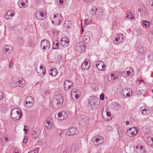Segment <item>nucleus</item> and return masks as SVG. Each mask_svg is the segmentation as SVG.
Wrapping results in <instances>:
<instances>
[{
	"instance_id": "17",
	"label": "nucleus",
	"mask_w": 153,
	"mask_h": 153,
	"mask_svg": "<svg viewBox=\"0 0 153 153\" xmlns=\"http://www.w3.org/2000/svg\"><path fill=\"white\" fill-rule=\"evenodd\" d=\"M89 60L86 59L82 63L81 66V68L84 70H88L90 67V65L88 64V62Z\"/></svg>"
},
{
	"instance_id": "5",
	"label": "nucleus",
	"mask_w": 153,
	"mask_h": 153,
	"mask_svg": "<svg viewBox=\"0 0 153 153\" xmlns=\"http://www.w3.org/2000/svg\"><path fill=\"white\" fill-rule=\"evenodd\" d=\"M12 85L13 87L18 86L22 88L25 85V81L22 80L17 79L13 82Z\"/></svg>"
},
{
	"instance_id": "16",
	"label": "nucleus",
	"mask_w": 153,
	"mask_h": 153,
	"mask_svg": "<svg viewBox=\"0 0 153 153\" xmlns=\"http://www.w3.org/2000/svg\"><path fill=\"white\" fill-rule=\"evenodd\" d=\"M123 39V35L120 33L117 35L114 42L116 44H118L121 42Z\"/></svg>"
},
{
	"instance_id": "32",
	"label": "nucleus",
	"mask_w": 153,
	"mask_h": 153,
	"mask_svg": "<svg viewBox=\"0 0 153 153\" xmlns=\"http://www.w3.org/2000/svg\"><path fill=\"white\" fill-rule=\"evenodd\" d=\"M126 18H128L130 20H131L133 19L134 16L133 14L131 13L126 14Z\"/></svg>"
},
{
	"instance_id": "23",
	"label": "nucleus",
	"mask_w": 153,
	"mask_h": 153,
	"mask_svg": "<svg viewBox=\"0 0 153 153\" xmlns=\"http://www.w3.org/2000/svg\"><path fill=\"white\" fill-rule=\"evenodd\" d=\"M137 149V151L139 153H144L145 152L143 149V146L140 145H137L136 147Z\"/></svg>"
},
{
	"instance_id": "29",
	"label": "nucleus",
	"mask_w": 153,
	"mask_h": 153,
	"mask_svg": "<svg viewBox=\"0 0 153 153\" xmlns=\"http://www.w3.org/2000/svg\"><path fill=\"white\" fill-rule=\"evenodd\" d=\"M63 26L66 28H70V27L71 26V24L70 23L69 21H65L63 24Z\"/></svg>"
},
{
	"instance_id": "60",
	"label": "nucleus",
	"mask_w": 153,
	"mask_h": 153,
	"mask_svg": "<svg viewBox=\"0 0 153 153\" xmlns=\"http://www.w3.org/2000/svg\"><path fill=\"white\" fill-rule=\"evenodd\" d=\"M106 115L107 116L109 117L111 116V114L110 112L107 111L106 112Z\"/></svg>"
},
{
	"instance_id": "56",
	"label": "nucleus",
	"mask_w": 153,
	"mask_h": 153,
	"mask_svg": "<svg viewBox=\"0 0 153 153\" xmlns=\"http://www.w3.org/2000/svg\"><path fill=\"white\" fill-rule=\"evenodd\" d=\"M28 153H38V152L37 150H34L31 152H29Z\"/></svg>"
},
{
	"instance_id": "24",
	"label": "nucleus",
	"mask_w": 153,
	"mask_h": 153,
	"mask_svg": "<svg viewBox=\"0 0 153 153\" xmlns=\"http://www.w3.org/2000/svg\"><path fill=\"white\" fill-rule=\"evenodd\" d=\"M38 131L36 129L33 130L32 131V137L33 138L36 139L38 137L39 135Z\"/></svg>"
},
{
	"instance_id": "9",
	"label": "nucleus",
	"mask_w": 153,
	"mask_h": 153,
	"mask_svg": "<svg viewBox=\"0 0 153 153\" xmlns=\"http://www.w3.org/2000/svg\"><path fill=\"white\" fill-rule=\"evenodd\" d=\"M78 133V131L77 129L74 127H72L68 128V131L66 132V134L70 136L77 134Z\"/></svg>"
},
{
	"instance_id": "20",
	"label": "nucleus",
	"mask_w": 153,
	"mask_h": 153,
	"mask_svg": "<svg viewBox=\"0 0 153 153\" xmlns=\"http://www.w3.org/2000/svg\"><path fill=\"white\" fill-rule=\"evenodd\" d=\"M96 16L97 18L100 19L102 17V13L100 9L97 8L96 11Z\"/></svg>"
},
{
	"instance_id": "18",
	"label": "nucleus",
	"mask_w": 153,
	"mask_h": 153,
	"mask_svg": "<svg viewBox=\"0 0 153 153\" xmlns=\"http://www.w3.org/2000/svg\"><path fill=\"white\" fill-rule=\"evenodd\" d=\"M111 107L114 111H118L120 109V105L117 102H114L111 104Z\"/></svg>"
},
{
	"instance_id": "44",
	"label": "nucleus",
	"mask_w": 153,
	"mask_h": 153,
	"mask_svg": "<svg viewBox=\"0 0 153 153\" xmlns=\"http://www.w3.org/2000/svg\"><path fill=\"white\" fill-rule=\"evenodd\" d=\"M96 9H97V8H96L95 7H93L92 8L91 11V13L92 15H94V14L95 15L96 13Z\"/></svg>"
},
{
	"instance_id": "50",
	"label": "nucleus",
	"mask_w": 153,
	"mask_h": 153,
	"mask_svg": "<svg viewBox=\"0 0 153 153\" xmlns=\"http://www.w3.org/2000/svg\"><path fill=\"white\" fill-rule=\"evenodd\" d=\"M122 76L124 77H126L127 76L126 70H125L123 72L122 74Z\"/></svg>"
},
{
	"instance_id": "49",
	"label": "nucleus",
	"mask_w": 153,
	"mask_h": 153,
	"mask_svg": "<svg viewBox=\"0 0 153 153\" xmlns=\"http://www.w3.org/2000/svg\"><path fill=\"white\" fill-rule=\"evenodd\" d=\"M27 136H25L23 141V142L24 143H26L27 141Z\"/></svg>"
},
{
	"instance_id": "33",
	"label": "nucleus",
	"mask_w": 153,
	"mask_h": 153,
	"mask_svg": "<svg viewBox=\"0 0 153 153\" xmlns=\"http://www.w3.org/2000/svg\"><path fill=\"white\" fill-rule=\"evenodd\" d=\"M40 68L41 69H42V75H43V76H42L41 75L42 74H40V75H41L40 76L42 77V76H44L46 74V71L44 67H43V66L42 65H41L40 66Z\"/></svg>"
},
{
	"instance_id": "52",
	"label": "nucleus",
	"mask_w": 153,
	"mask_h": 153,
	"mask_svg": "<svg viewBox=\"0 0 153 153\" xmlns=\"http://www.w3.org/2000/svg\"><path fill=\"white\" fill-rule=\"evenodd\" d=\"M10 11H11V13H10V16L13 17L14 15V14L15 13V12L12 10H10Z\"/></svg>"
},
{
	"instance_id": "7",
	"label": "nucleus",
	"mask_w": 153,
	"mask_h": 153,
	"mask_svg": "<svg viewBox=\"0 0 153 153\" xmlns=\"http://www.w3.org/2000/svg\"><path fill=\"white\" fill-rule=\"evenodd\" d=\"M41 46H42V50L44 51L48 50L50 46L49 41L47 39H43L41 41Z\"/></svg>"
},
{
	"instance_id": "57",
	"label": "nucleus",
	"mask_w": 153,
	"mask_h": 153,
	"mask_svg": "<svg viewBox=\"0 0 153 153\" xmlns=\"http://www.w3.org/2000/svg\"><path fill=\"white\" fill-rule=\"evenodd\" d=\"M13 66V62H10L9 63V67L10 68H12Z\"/></svg>"
},
{
	"instance_id": "43",
	"label": "nucleus",
	"mask_w": 153,
	"mask_h": 153,
	"mask_svg": "<svg viewBox=\"0 0 153 153\" xmlns=\"http://www.w3.org/2000/svg\"><path fill=\"white\" fill-rule=\"evenodd\" d=\"M112 129V127L109 126H107L106 127V130L107 132L111 131Z\"/></svg>"
},
{
	"instance_id": "4",
	"label": "nucleus",
	"mask_w": 153,
	"mask_h": 153,
	"mask_svg": "<svg viewBox=\"0 0 153 153\" xmlns=\"http://www.w3.org/2000/svg\"><path fill=\"white\" fill-rule=\"evenodd\" d=\"M53 19V20L52 21V23L53 24L55 23L57 25H59L63 20L61 15L58 13L54 15Z\"/></svg>"
},
{
	"instance_id": "25",
	"label": "nucleus",
	"mask_w": 153,
	"mask_h": 153,
	"mask_svg": "<svg viewBox=\"0 0 153 153\" xmlns=\"http://www.w3.org/2000/svg\"><path fill=\"white\" fill-rule=\"evenodd\" d=\"M18 5L20 7H27V4L22 2V0H19L18 1Z\"/></svg>"
},
{
	"instance_id": "21",
	"label": "nucleus",
	"mask_w": 153,
	"mask_h": 153,
	"mask_svg": "<svg viewBox=\"0 0 153 153\" xmlns=\"http://www.w3.org/2000/svg\"><path fill=\"white\" fill-rule=\"evenodd\" d=\"M58 73V71L56 68L53 67L50 70L49 72L50 75L55 76Z\"/></svg>"
},
{
	"instance_id": "40",
	"label": "nucleus",
	"mask_w": 153,
	"mask_h": 153,
	"mask_svg": "<svg viewBox=\"0 0 153 153\" xmlns=\"http://www.w3.org/2000/svg\"><path fill=\"white\" fill-rule=\"evenodd\" d=\"M91 20H90L88 19H85L84 24V27H85L88 25V24L91 22Z\"/></svg>"
},
{
	"instance_id": "31",
	"label": "nucleus",
	"mask_w": 153,
	"mask_h": 153,
	"mask_svg": "<svg viewBox=\"0 0 153 153\" xmlns=\"http://www.w3.org/2000/svg\"><path fill=\"white\" fill-rule=\"evenodd\" d=\"M72 149L74 151H76L79 149V145L77 143H75L73 144L72 147Z\"/></svg>"
},
{
	"instance_id": "2",
	"label": "nucleus",
	"mask_w": 153,
	"mask_h": 153,
	"mask_svg": "<svg viewBox=\"0 0 153 153\" xmlns=\"http://www.w3.org/2000/svg\"><path fill=\"white\" fill-rule=\"evenodd\" d=\"M11 116L13 120L15 121L19 120L22 117V113L21 111L18 108L13 109L11 113Z\"/></svg>"
},
{
	"instance_id": "15",
	"label": "nucleus",
	"mask_w": 153,
	"mask_h": 153,
	"mask_svg": "<svg viewBox=\"0 0 153 153\" xmlns=\"http://www.w3.org/2000/svg\"><path fill=\"white\" fill-rule=\"evenodd\" d=\"M4 53V54L8 55L12 51V47L9 45H5L4 46L3 48Z\"/></svg>"
},
{
	"instance_id": "55",
	"label": "nucleus",
	"mask_w": 153,
	"mask_h": 153,
	"mask_svg": "<svg viewBox=\"0 0 153 153\" xmlns=\"http://www.w3.org/2000/svg\"><path fill=\"white\" fill-rule=\"evenodd\" d=\"M27 102L29 103H30V105H33L34 102H31L30 101H26L25 103H26V104H27Z\"/></svg>"
},
{
	"instance_id": "53",
	"label": "nucleus",
	"mask_w": 153,
	"mask_h": 153,
	"mask_svg": "<svg viewBox=\"0 0 153 153\" xmlns=\"http://www.w3.org/2000/svg\"><path fill=\"white\" fill-rule=\"evenodd\" d=\"M58 134L60 136H62L63 134V131L61 130L58 131Z\"/></svg>"
},
{
	"instance_id": "8",
	"label": "nucleus",
	"mask_w": 153,
	"mask_h": 153,
	"mask_svg": "<svg viewBox=\"0 0 153 153\" xmlns=\"http://www.w3.org/2000/svg\"><path fill=\"white\" fill-rule=\"evenodd\" d=\"M46 14L45 11H42L36 13L35 14V16L37 19L42 20L46 18Z\"/></svg>"
},
{
	"instance_id": "47",
	"label": "nucleus",
	"mask_w": 153,
	"mask_h": 153,
	"mask_svg": "<svg viewBox=\"0 0 153 153\" xmlns=\"http://www.w3.org/2000/svg\"><path fill=\"white\" fill-rule=\"evenodd\" d=\"M100 99L102 100H103L104 99V95L103 93H102L100 95Z\"/></svg>"
},
{
	"instance_id": "39",
	"label": "nucleus",
	"mask_w": 153,
	"mask_h": 153,
	"mask_svg": "<svg viewBox=\"0 0 153 153\" xmlns=\"http://www.w3.org/2000/svg\"><path fill=\"white\" fill-rule=\"evenodd\" d=\"M126 73L127 76H132L134 74V73L133 72H131L130 71L128 70V68L126 69Z\"/></svg>"
},
{
	"instance_id": "34",
	"label": "nucleus",
	"mask_w": 153,
	"mask_h": 153,
	"mask_svg": "<svg viewBox=\"0 0 153 153\" xmlns=\"http://www.w3.org/2000/svg\"><path fill=\"white\" fill-rule=\"evenodd\" d=\"M137 49L139 52L140 53H143L144 51V48L142 46H138Z\"/></svg>"
},
{
	"instance_id": "63",
	"label": "nucleus",
	"mask_w": 153,
	"mask_h": 153,
	"mask_svg": "<svg viewBox=\"0 0 153 153\" xmlns=\"http://www.w3.org/2000/svg\"><path fill=\"white\" fill-rule=\"evenodd\" d=\"M59 2L60 4H62L63 3V1L62 0H59Z\"/></svg>"
},
{
	"instance_id": "48",
	"label": "nucleus",
	"mask_w": 153,
	"mask_h": 153,
	"mask_svg": "<svg viewBox=\"0 0 153 153\" xmlns=\"http://www.w3.org/2000/svg\"><path fill=\"white\" fill-rule=\"evenodd\" d=\"M25 105L26 107L27 108H30L31 106H32L33 105H30V103H29L27 102V104H26V103H25Z\"/></svg>"
},
{
	"instance_id": "38",
	"label": "nucleus",
	"mask_w": 153,
	"mask_h": 153,
	"mask_svg": "<svg viewBox=\"0 0 153 153\" xmlns=\"http://www.w3.org/2000/svg\"><path fill=\"white\" fill-rule=\"evenodd\" d=\"M142 23L143 25L146 27H149L150 25V23L149 22L146 21H143Z\"/></svg>"
},
{
	"instance_id": "58",
	"label": "nucleus",
	"mask_w": 153,
	"mask_h": 153,
	"mask_svg": "<svg viewBox=\"0 0 153 153\" xmlns=\"http://www.w3.org/2000/svg\"><path fill=\"white\" fill-rule=\"evenodd\" d=\"M24 127H25V128H24L23 130L25 132V134H27V132H26L27 131V128H25L26 127H27L25 126H24Z\"/></svg>"
},
{
	"instance_id": "10",
	"label": "nucleus",
	"mask_w": 153,
	"mask_h": 153,
	"mask_svg": "<svg viewBox=\"0 0 153 153\" xmlns=\"http://www.w3.org/2000/svg\"><path fill=\"white\" fill-rule=\"evenodd\" d=\"M53 120L52 118H47L44 123L45 127L48 129H51L53 128L52 124Z\"/></svg>"
},
{
	"instance_id": "51",
	"label": "nucleus",
	"mask_w": 153,
	"mask_h": 153,
	"mask_svg": "<svg viewBox=\"0 0 153 153\" xmlns=\"http://www.w3.org/2000/svg\"><path fill=\"white\" fill-rule=\"evenodd\" d=\"M69 83L70 84H69L68 88V90H69L70 88H71V86L72 85V84H73V83L72 82L70 81H69Z\"/></svg>"
},
{
	"instance_id": "28",
	"label": "nucleus",
	"mask_w": 153,
	"mask_h": 153,
	"mask_svg": "<svg viewBox=\"0 0 153 153\" xmlns=\"http://www.w3.org/2000/svg\"><path fill=\"white\" fill-rule=\"evenodd\" d=\"M79 92V91L76 89H73L72 90V94L73 93L74 94V95H75V97L77 99L79 97V96L77 94L78 92Z\"/></svg>"
},
{
	"instance_id": "27",
	"label": "nucleus",
	"mask_w": 153,
	"mask_h": 153,
	"mask_svg": "<svg viewBox=\"0 0 153 153\" xmlns=\"http://www.w3.org/2000/svg\"><path fill=\"white\" fill-rule=\"evenodd\" d=\"M118 132L120 137L123 136L124 134V130L123 128L119 127L118 128Z\"/></svg>"
},
{
	"instance_id": "42",
	"label": "nucleus",
	"mask_w": 153,
	"mask_h": 153,
	"mask_svg": "<svg viewBox=\"0 0 153 153\" xmlns=\"http://www.w3.org/2000/svg\"><path fill=\"white\" fill-rule=\"evenodd\" d=\"M26 101H29L31 102H34L33 99L31 96H28L25 99Z\"/></svg>"
},
{
	"instance_id": "13",
	"label": "nucleus",
	"mask_w": 153,
	"mask_h": 153,
	"mask_svg": "<svg viewBox=\"0 0 153 153\" xmlns=\"http://www.w3.org/2000/svg\"><path fill=\"white\" fill-rule=\"evenodd\" d=\"M57 119L59 120H62L67 117V115L65 112L62 111L60 112L58 114Z\"/></svg>"
},
{
	"instance_id": "3",
	"label": "nucleus",
	"mask_w": 153,
	"mask_h": 153,
	"mask_svg": "<svg viewBox=\"0 0 153 153\" xmlns=\"http://www.w3.org/2000/svg\"><path fill=\"white\" fill-rule=\"evenodd\" d=\"M100 99L96 96H91L89 100L88 101L90 103L91 108L93 110L96 109L97 107L99 104V101Z\"/></svg>"
},
{
	"instance_id": "36",
	"label": "nucleus",
	"mask_w": 153,
	"mask_h": 153,
	"mask_svg": "<svg viewBox=\"0 0 153 153\" xmlns=\"http://www.w3.org/2000/svg\"><path fill=\"white\" fill-rule=\"evenodd\" d=\"M62 56L61 55L57 56L56 59V62L57 64H59L62 60Z\"/></svg>"
},
{
	"instance_id": "46",
	"label": "nucleus",
	"mask_w": 153,
	"mask_h": 153,
	"mask_svg": "<svg viewBox=\"0 0 153 153\" xmlns=\"http://www.w3.org/2000/svg\"><path fill=\"white\" fill-rule=\"evenodd\" d=\"M23 42V39L21 37H19L18 40V43H21Z\"/></svg>"
},
{
	"instance_id": "6",
	"label": "nucleus",
	"mask_w": 153,
	"mask_h": 153,
	"mask_svg": "<svg viewBox=\"0 0 153 153\" xmlns=\"http://www.w3.org/2000/svg\"><path fill=\"white\" fill-rule=\"evenodd\" d=\"M95 145H99L103 143L104 139L102 136H96L92 139Z\"/></svg>"
},
{
	"instance_id": "45",
	"label": "nucleus",
	"mask_w": 153,
	"mask_h": 153,
	"mask_svg": "<svg viewBox=\"0 0 153 153\" xmlns=\"http://www.w3.org/2000/svg\"><path fill=\"white\" fill-rule=\"evenodd\" d=\"M101 61H97L96 62V66L97 68V69L99 70V69L98 68V67H100V64L101 63Z\"/></svg>"
},
{
	"instance_id": "61",
	"label": "nucleus",
	"mask_w": 153,
	"mask_h": 153,
	"mask_svg": "<svg viewBox=\"0 0 153 153\" xmlns=\"http://www.w3.org/2000/svg\"><path fill=\"white\" fill-rule=\"evenodd\" d=\"M142 91H140V90H139L137 92V94L139 95H141L142 94Z\"/></svg>"
},
{
	"instance_id": "11",
	"label": "nucleus",
	"mask_w": 153,
	"mask_h": 153,
	"mask_svg": "<svg viewBox=\"0 0 153 153\" xmlns=\"http://www.w3.org/2000/svg\"><path fill=\"white\" fill-rule=\"evenodd\" d=\"M70 44L69 39L66 37H62L60 41V44L64 47H67Z\"/></svg>"
},
{
	"instance_id": "62",
	"label": "nucleus",
	"mask_w": 153,
	"mask_h": 153,
	"mask_svg": "<svg viewBox=\"0 0 153 153\" xmlns=\"http://www.w3.org/2000/svg\"><path fill=\"white\" fill-rule=\"evenodd\" d=\"M123 95L125 96H126V95H124V94H123ZM130 96V94L129 93V92H128V93H127L126 94V96H127L128 97H129Z\"/></svg>"
},
{
	"instance_id": "22",
	"label": "nucleus",
	"mask_w": 153,
	"mask_h": 153,
	"mask_svg": "<svg viewBox=\"0 0 153 153\" xmlns=\"http://www.w3.org/2000/svg\"><path fill=\"white\" fill-rule=\"evenodd\" d=\"M88 33H89V32H86L83 37V40L85 43H88L90 41V38L88 36Z\"/></svg>"
},
{
	"instance_id": "54",
	"label": "nucleus",
	"mask_w": 153,
	"mask_h": 153,
	"mask_svg": "<svg viewBox=\"0 0 153 153\" xmlns=\"http://www.w3.org/2000/svg\"><path fill=\"white\" fill-rule=\"evenodd\" d=\"M111 78H112V79L113 80H115V78H117V77H116L115 76L114 74H111Z\"/></svg>"
},
{
	"instance_id": "26",
	"label": "nucleus",
	"mask_w": 153,
	"mask_h": 153,
	"mask_svg": "<svg viewBox=\"0 0 153 153\" xmlns=\"http://www.w3.org/2000/svg\"><path fill=\"white\" fill-rule=\"evenodd\" d=\"M53 49H59L58 48L59 44L58 42V41L57 40H56L55 41H54L53 43Z\"/></svg>"
},
{
	"instance_id": "1",
	"label": "nucleus",
	"mask_w": 153,
	"mask_h": 153,
	"mask_svg": "<svg viewBox=\"0 0 153 153\" xmlns=\"http://www.w3.org/2000/svg\"><path fill=\"white\" fill-rule=\"evenodd\" d=\"M63 98L61 95H55L53 99L51 104L52 107L56 109L61 108L63 102Z\"/></svg>"
},
{
	"instance_id": "14",
	"label": "nucleus",
	"mask_w": 153,
	"mask_h": 153,
	"mask_svg": "<svg viewBox=\"0 0 153 153\" xmlns=\"http://www.w3.org/2000/svg\"><path fill=\"white\" fill-rule=\"evenodd\" d=\"M89 122L88 118L87 117L84 116L81 118L79 121L78 123L79 125L84 126L88 124Z\"/></svg>"
},
{
	"instance_id": "59",
	"label": "nucleus",
	"mask_w": 153,
	"mask_h": 153,
	"mask_svg": "<svg viewBox=\"0 0 153 153\" xmlns=\"http://www.w3.org/2000/svg\"><path fill=\"white\" fill-rule=\"evenodd\" d=\"M3 97L2 93L1 91H0V100L2 99Z\"/></svg>"
},
{
	"instance_id": "41",
	"label": "nucleus",
	"mask_w": 153,
	"mask_h": 153,
	"mask_svg": "<svg viewBox=\"0 0 153 153\" xmlns=\"http://www.w3.org/2000/svg\"><path fill=\"white\" fill-rule=\"evenodd\" d=\"M11 12L10 10H8L7 12L6 15H5V18L7 19H8L10 18V15Z\"/></svg>"
},
{
	"instance_id": "19",
	"label": "nucleus",
	"mask_w": 153,
	"mask_h": 153,
	"mask_svg": "<svg viewBox=\"0 0 153 153\" xmlns=\"http://www.w3.org/2000/svg\"><path fill=\"white\" fill-rule=\"evenodd\" d=\"M140 110L142 111V114L144 115H147L150 113V110L147 108L145 107H142L140 108Z\"/></svg>"
},
{
	"instance_id": "30",
	"label": "nucleus",
	"mask_w": 153,
	"mask_h": 153,
	"mask_svg": "<svg viewBox=\"0 0 153 153\" xmlns=\"http://www.w3.org/2000/svg\"><path fill=\"white\" fill-rule=\"evenodd\" d=\"M152 138L150 137H147V144L150 146H152L153 141H152Z\"/></svg>"
},
{
	"instance_id": "37",
	"label": "nucleus",
	"mask_w": 153,
	"mask_h": 153,
	"mask_svg": "<svg viewBox=\"0 0 153 153\" xmlns=\"http://www.w3.org/2000/svg\"><path fill=\"white\" fill-rule=\"evenodd\" d=\"M98 68L99 69V70L102 71L105 69V65L103 64L102 61H101V63L100 64V66L98 67Z\"/></svg>"
},
{
	"instance_id": "35",
	"label": "nucleus",
	"mask_w": 153,
	"mask_h": 153,
	"mask_svg": "<svg viewBox=\"0 0 153 153\" xmlns=\"http://www.w3.org/2000/svg\"><path fill=\"white\" fill-rule=\"evenodd\" d=\"M69 80L66 81L64 83V88L65 90H68L69 84Z\"/></svg>"
},
{
	"instance_id": "64",
	"label": "nucleus",
	"mask_w": 153,
	"mask_h": 153,
	"mask_svg": "<svg viewBox=\"0 0 153 153\" xmlns=\"http://www.w3.org/2000/svg\"><path fill=\"white\" fill-rule=\"evenodd\" d=\"M19 151L17 149H15L13 153H19Z\"/></svg>"
},
{
	"instance_id": "12",
	"label": "nucleus",
	"mask_w": 153,
	"mask_h": 153,
	"mask_svg": "<svg viewBox=\"0 0 153 153\" xmlns=\"http://www.w3.org/2000/svg\"><path fill=\"white\" fill-rule=\"evenodd\" d=\"M138 132V130L137 129L133 127L129 129L127 131V134L128 136L132 137L134 135H136Z\"/></svg>"
}]
</instances>
